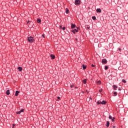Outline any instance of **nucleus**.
I'll use <instances>...</instances> for the list:
<instances>
[{
  "label": "nucleus",
  "mask_w": 128,
  "mask_h": 128,
  "mask_svg": "<svg viewBox=\"0 0 128 128\" xmlns=\"http://www.w3.org/2000/svg\"><path fill=\"white\" fill-rule=\"evenodd\" d=\"M28 40L29 42H34V38H32V36L28 37Z\"/></svg>",
  "instance_id": "f257e3e1"
},
{
  "label": "nucleus",
  "mask_w": 128,
  "mask_h": 128,
  "mask_svg": "<svg viewBox=\"0 0 128 128\" xmlns=\"http://www.w3.org/2000/svg\"><path fill=\"white\" fill-rule=\"evenodd\" d=\"M75 4H80V0H75Z\"/></svg>",
  "instance_id": "f03ea898"
},
{
  "label": "nucleus",
  "mask_w": 128,
  "mask_h": 128,
  "mask_svg": "<svg viewBox=\"0 0 128 128\" xmlns=\"http://www.w3.org/2000/svg\"><path fill=\"white\" fill-rule=\"evenodd\" d=\"M24 109H22L20 111L16 112V114H20V113L24 112Z\"/></svg>",
  "instance_id": "7ed1b4c3"
},
{
  "label": "nucleus",
  "mask_w": 128,
  "mask_h": 128,
  "mask_svg": "<svg viewBox=\"0 0 128 128\" xmlns=\"http://www.w3.org/2000/svg\"><path fill=\"white\" fill-rule=\"evenodd\" d=\"M78 28H74V30H72V32H73V34H76V32H78Z\"/></svg>",
  "instance_id": "20e7f679"
},
{
  "label": "nucleus",
  "mask_w": 128,
  "mask_h": 128,
  "mask_svg": "<svg viewBox=\"0 0 128 128\" xmlns=\"http://www.w3.org/2000/svg\"><path fill=\"white\" fill-rule=\"evenodd\" d=\"M108 62V61L106 59H102V64H106Z\"/></svg>",
  "instance_id": "39448f33"
},
{
  "label": "nucleus",
  "mask_w": 128,
  "mask_h": 128,
  "mask_svg": "<svg viewBox=\"0 0 128 128\" xmlns=\"http://www.w3.org/2000/svg\"><path fill=\"white\" fill-rule=\"evenodd\" d=\"M37 22L38 24H40V22H42V20H40V18H38L37 19Z\"/></svg>",
  "instance_id": "423d86ee"
},
{
  "label": "nucleus",
  "mask_w": 128,
  "mask_h": 128,
  "mask_svg": "<svg viewBox=\"0 0 128 128\" xmlns=\"http://www.w3.org/2000/svg\"><path fill=\"white\" fill-rule=\"evenodd\" d=\"M96 10L97 12H102V10L100 8H97Z\"/></svg>",
  "instance_id": "0eeeda50"
},
{
  "label": "nucleus",
  "mask_w": 128,
  "mask_h": 128,
  "mask_svg": "<svg viewBox=\"0 0 128 128\" xmlns=\"http://www.w3.org/2000/svg\"><path fill=\"white\" fill-rule=\"evenodd\" d=\"M113 88H114V90H116V88H118V86H116V85H114Z\"/></svg>",
  "instance_id": "6e6552de"
},
{
  "label": "nucleus",
  "mask_w": 128,
  "mask_h": 128,
  "mask_svg": "<svg viewBox=\"0 0 128 128\" xmlns=\"http://www.w3.org/2000/svg\"><path fill=\"white\" fill-rule=\"evenodd\" d=\"M6 94H7V96H9V94H10V92L9 90H7V91L6 92Z\"/></svg>",
  "instance_id": "1a4fd4ad"
},
{
  "label": "nucleus",
  "mask_w": 128,
  "mask_h": 128,
  "mask_svg": "<svg viewBox=\"0 0 128 128\" xmlns=\"http://www.w3.org/2000/svg\"><path fill=\"white\" fill-rule=\"evenodd\" d=\"M50 56L52 58V60H54V58H56V56H54V54H52L50 55Z\"/></svg>",
  "instance_id": "9d476101"
},
{
  "label": "nucleus",
  "mask_w": 128,
  "mask_h": 128,
  "mask_svg": "<svg viewBox=\"0 0 128 128\" xmlns=\"http://www.w3.org/2000/svg\"><path fill=\"white\" fill-rule=\"evenodd\" d=\"M82 68L83 70H86V66L84 64H82Z\"/></svg>",
  "instance_id": "9b49d317"
},
{
  "label": "nucleus",
  "mask_w": 128,
  "mask_h": 128,
  "mask_svg": "<svg viewBox=\"0 0 128 128\" xmlns=\"http://www.w3.org/2000/svg\"><path fill=\"white\" fill-rule=\"evenodd\" d=\"M60 28H61L62 30H66V27H62V26H60Z\"/></svg>",
  "instance_id": "f8f14e48"
},
{
  "label": "nucleus",
  "mask_w": 128,
  "mask_h": 128,
  "mask_svg": "<svg viewBox=\"0 0 128 128\" xmlns=\"http://www.w3.org/2000/svg\"><path fill=\"white\" fill-rule=\"evenodd\" d=\"M19 92H18V91H16V94H15L16 96H18V93Z\"/></svg>",
  "instance_id": "ddd939ff"
},
{
  "label": "nucleus",
  "mask_w": 128,
  "mask_h": 128,
  "mask_svg": "<svg viewBox=\"0 0 128 128\" xmlns=\"http://www.w3.org/2000/svg\"><path fill=\"white\" fill-rule=\"evenodd\" d=\"M106 104V102L103 100L102 102H101V104Z\"/></svg>",
  "instance_id": "4468645a"
},
{
  "label": "nucleus",
  "mask_w": 128,
  "mask_h": 128,
  "mask_svg": "<svg viewBox=\"0 0 128 128\" xmlns=\"http://www.w3.org/2000/svg\"><path fill=\"white\" fill-rule=\"evenodd\" d=\"M106 126L107 128H108L110 126V122L108 121L107 122Z\"/></svg>",
  "instance_id": "2eb2a0df"
},
{
  "label": "nucleus",
  "mask_w": 128,
  "mask_h": 128,
  "mask_svg": "<svg viewBox=\"0 0 128 128\" xmlns=\"http://www.w3.org/2000/svg\"><path fill=\"white\" fill-rule=\"evenodd\" d=\"M97 84H102V82H100V80L97 81Z\"/></svg>",
  "instance_id": "dca6fc26"
},
{
  "label": "nucleus",
  "mask_w": 128,
  "mask_h": 128,
  "mask_svg": "<svg viewBox=\"0 0 128 128\" xmlns=\"http://www.w3.org/2000/svg\"><path fill=\"white\" fill-rule=\"evenodd\" d=\"M18 70L20 72H22V67H18Z\"/></svg>",
  "instance_id": "f3484780"
},
{
  "label": "nucleus",
  "mask_w": 128,
  "mask_h": 128,
  "mask_svg": "<svg viewBox=\"0 0 128 128\" xmlns=\"http://www.w3.org/2000/svg\"><path fill=\"white\" fill-rule=\"evenodd\" d=\"M71 28H76V24H72Z\"/></svg>",
  "instance_id": "a211bd4d"
},
{
  "label": "nucleus",
  "mask_w": 128,
  "mask_h": 128,
  "mask_svg": "<svg viewBox=\"0 0 128 128\" xmlns=\"http://www.w3.org/2000/svg\"><path fill=\"white\" fill-rule=\"evenodd\" d=\"M83 83L84 84H86V79L83 80Z\"/></svg>",
  "instance_id": "6ab92c4d"
},
{
  "label": "nucleus",
  "mask_w": 128,
  "mask_h": 128,
  "mask_svg": "<svg viewBox=\"0 0 128 128\" xmlns=\"http://www.w3.org/2000/svg\"><path fill=\"white\" fill-rule=\"evenodd\" d=\"M68 12H69V10H68V8H66V14H68Z\"/></svg>",
  "instance_id": "aec40b11"
},
{
  "label": "nucleus",
  "mask_w": 128,
  "mask_h": 128,
  "mask_svg": "<svg viewBox=\"0 0 128 128\" xmlns=\"http://www.w3.org/2000/svg\"><path fill=\"white\" fill-rule=\"evenodd\" d=\"M87 102H90V98H88L86 99Z\"/></svg>",
  "instance_id": "412c9836"
},
{
  "label": "nucleus",
  "mask_w": 128,
  "mask_h": 128,
  "mask_svg": "<svg viewBox=\"0 0 128 128\" xmlns=\"http://www.w3.org/2000/svg\"><path fill=\"white\" fill-rule=\"evenodd\" d=\"M114 96H116L118 95V93H116V92H114Z\"/></svg>",
  "instance_id": "4be33fe9"
},
{
  "label": "nucleus",
  "mask_w": 128,
  "mask_h": 128,
  "mask_svg": "<svg viewBox=\"0 0 128 128\" xmlns=\"http://www.w3.org/2000/svg\"><path fill=\"white\" fill-rule=\"evenodd\" d=\"M92 20H96V16H94L92 17Z\"/></svg>",
  "instance_id": "5701e85b"
},
{
  "label": "nucleus",
  "mask_w": 128,
  "mask_h": 128,
  "mask_svg": "<svg viewBox=\"0 0 128 128\" xmlns=\"http://www.w3.org/2000/svg\"><path fill=\"white\" fill-rule=\"evenodd\" d=\"M101 102H99V101H98V102H96V104H101Z\"/></svg>",
  "instance_id": "b1692460"
},
{
  "label": "nucleus",
  "mask_w": 128,
  "mask_h": 128,
  "mask_svg": "<svg viewBox=\"0 0 128 128\" xmlns=\"http://www.w3.org/2000/svg\"><path fill=\"white\" fill-rule=\"evenodd\" d=\"M122 82H124V84H126V80H122Z\"/></svg>",
  "instance_id": "393cba45"
},
{
  "label": "nucleus",
  "mask_w": 128,
  "mask_h": 128,
  "mask_svg": "<svg viewBox=\"0 0 128 128\" xmlns=\"http://www.w3.org/2000/svg\"><path fill=\"white\" fill-rule=\"evenodd\" d=\"M108 67L107 66H105V70H108Z\"/></svg>",
  "instance_id": "a878e982"
},
{
  "label": "nucleus",
  "mask_w": 128,
  "mask_h": 128,
  "mask_svg": "<svg viewBox=\"0 0 128 128\" xmlns=\"http://www.w3.org/2000/svg\"><path fill=\"white\" fill-rule=\"evenodd\" d=\"M59 100H60V96L58 97V100H56L58 101Z\"/></svg>",
  "instance_id": "bb28decb"
},
{
  "label": "nucleus",
  "mask_w": 128,
  "mask_h": 128,
  "mask_svg": "<svg viewBox=\"0 0 128 128\" xmlns=\"http://www.w3.org/2000/svg\"><path fill=\"white\" fill-rule=\"evenodd\" d=\"M109 118L110 120H112V118L111 116H109Z\"/></svg>",
  "instance_id": "cd10ccee"
},
{
  "label": "nucleus",
  "mask_w": 128,
  "mask_h": 128,
  "mask_svg": "<svg viewBox=\"0 0 128 128\" xmlns=\"http://www.w3.org/2000/svg\"><path fill=\"white\" fill-rule=\"evenodd\" d=\"M112 122H114V118H112Z\"/></svg>",
  "instance_id": "c85d7f7f"
},
{
  "label": "nucleus",
  "mask_w": 128,
  "mask_h": 128,
  "mask_svg": "<svg viewBox=\"0 0 128 128\" xmlns=\"http://www.w3.org/2000/svg\"><path fill=\"white\" fill-rule=\"evenodd\" d=\"M102 92V89H101V90H99L100 92Z\"/></svg>",
  "instance_id": "c756f323"
},
{
  "label": "nucleus",
  "mask_w": 128,
  "mask_h": 128,
  "mask_svg": "<svg viewBox=\"0 0 128 128\" xmlns=\"http://www.w3.org/2000/svg\"><path fill=\"white\" fill-rule=\"evenodd\" d=\"M89 100H92V98H89Z\"/></svg>",
  "instance_id": "7c9ffc66"
},
{
  "label": "nucleus",
  "mask_w": 128,
  "mask_h": 128,
  "mask_svg": "<svg viewBox=\"0 0 128 128\" xmlns=\"http://www.w3.org/2000/svg\"><path fill=\"white\" fill-rule=\"evenodd\" d=\"M16 126V124H13V126H12V128H14V126Z\"/></svg>",
  "instance_id": "2f4dec72"
},
{
  "label": "nucleus",
  "mask_w": 128,
  "mask_h": 128,
  "mask_svg": "<svg viewBox=\"0 0 128 128\" xmlns=\"http://www.w3.org/2000/svg\"><path fill=\"white\" fill-rule=\"evenodd\" d=\"M74 85H72V86H70V88H74Z\"/></svg>",
  "instance_id": "473e14b6"
},
{
  "label": "nucleus",
  "mask_w": 128,
  "mask_h": 128,
  "mask_svg": "<svg viewBox=\"0 0 128 128\" xmlns=\"http://www.w3.org/2000/svg\"><path fill=\"white\" fill-rule=\"evenodd\" d=\"M92 67H94V64H92Z\"/></svg>",
  "instance_id": "72a5a7b5"
},
{
  "label": "nucleus",
  "mask_w": 128,
  "mask_h": 128,
  "mask_svg": "<svg viewBox=\"0 0 128 128\" xmlns=\"http://www.w3.org/2000/svg\"><path fill=\"white\" fill-rule=\"evenodd\" d=\"M42 36L44 37V34H43L42 35Z\"/></svg>",
  "instance_id": "f704fd0d"
},
{
  "label": "nucleus",
  "mask_w": 128,
  "mask_h": 128,
  "mask_svg": "<svg viewBox=\"0 0 128 128\" xmlns=\"http://www.w3.org/2000/svg\"><path fill=\"white\" fill-rule=\"evenodd\" d=\"M86 28H87L88 30L90 29V27L87 26Z\"/></svg>",
  "instance_id": "c9c22d12"
},
{
  "label": "nucleus",
  "mask_w": 128,
  "mask_h": 128,
  "mask_svg": "<svg viewBox=\"0 0 128 128\" xmlns=\"http://www.w3.org/2000/svg\"><path fill=\"white\" fill-rule=\"evenodd\" d=\"M28 22H30V20H28V21L27 22V24H28Z\"/></svg>",
  "instance_id": "e433bc0d"
},
{
  "label": "nucleus",
  "mask_w": 128,
  "mask_h": 128,
  "mask_svg": "<svg viewBox=\"0 0 128 128\" xmlns=\"http://www.w3.org/2000/svg\"><path fill=\"white\" fill-rule=\"evenodd\" d=\"M112 128H116V126H114Z\"/></svg>",
  "instance_id": "4c0bfd02"
},
{
  "label": "nucleus",
  "mask_w": 128,
  "mask_h": 128,
  "mask_svg": "<svg viewBox=\"0 0 128 128\" xmlns=\"http://www.w3.org/2000/svg\"><path fill=\"white\" fill-rule=\"evenodd\" d=\"M76 40H78V38H76Z\"/></svg>",
  "instance_id": "58836bf2"
},
{
  "label": "nucleus",
  "mask_w": 128,
  "mask_h": 128,
  "mask_svg": "<svg viewBox=\"0 0 128 128\" xmlns=\"http://www.w3.org/2000/svg\"><path fill=\"white\" fill-rule=\"evenodd\" d=\"M118 90H120V88H119V89H118Z\"/></svg>",
  "instance_id": "ea45409f"
},
{
  "label": "nucleus",
  "mask_w": 128,
  "mask_h": 128,
  "mask_svg": "<svg viewBox=\"0 0 128 128\" xmlns=\"http://www.w3.org/2000/svg\"><path fill=\"white\" fill-rule=\"evenodd\" d=\"M119 50H120V48H118Z\"/></svg>",
  "instance_id": "a19ab883"
},
{
  "label": "nucleus",
  "mask_w": 128,
  "mask_h": 128,
  "mask_svg": "<svg viewBox=\"0 0 128 128\" xmlns=\"http://www.w3.org/2000/svg\"><path fill=\"white\" fill-rule=\"evenodd\" d=\"M76 88H78V87H76Z\"/></svg>",
  "instance_id": "79ce46f5"
},
{
  "label": "nucleus",
  "mask_w": 128,
  "mask_h": 128,
  "mask_svg": "<svg viewBox=\"0 0 128 128\" xmlns=\"http://www.w3.org/2000/svg\"><path fill=\"white\" fill-rule=\"evenodd\" d=\"M83 92V94H84V92Z\"/></svg>",
  "instance_id": "37998d69"
}]
</instances>
